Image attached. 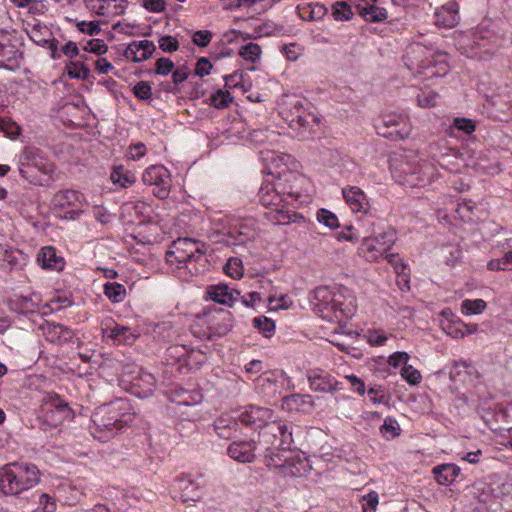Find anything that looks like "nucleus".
I'll use <instances>...</instances> for the list:
<instances>
[{"label":"nucleus","mask_w":512,"mask_h":512,"mask_svg":"<svg viewBox=\"0 0 512 512\" xmlns=\"http://www.w3.org/2000/svg\"><path fill=\"white\" fill-rule=\"evenodd\" d=\"M299 197L300 194L292 187L287 188L281 179L274 183H263L258 191L259 202L267 209L264 216L276 225H287L304 219L289 208Z\"/></svg>","instance_id":"f257e3e1"},{"label":"nucleus","mask_w":512,"mask_h":512,"mask_svg":"<svg viewBox=\"0 0 512 512\" xmlns=\"http://www.w3.org/2000/svg\"><path fill=\"white\" fill-rule=\"evenodd\" d=\"M134 416L129 400L118 398L96 408L91 420L97 431L115 435L128 426L134 420Z\"/></svg>","instance_id":"f03ea898"},{"label":"nucleus","mask_w":512,"mask_h":512,"mask_svg":"<svg viewBox=\"0 0 512 512\" xmlns=\"http://www.w3.org/2000/svg\"><path fill=\"white\" fill-rule=\"evenodd\" d=\"M447 59L446 53H434L419 44L411 46L404 55L408 70L425 78L445 76L449 71Z\"/></svg>","instance_id":"7ed1b4c3"},{"label":"nucleus","mask_w":512,"mask_h":512,"mask_svg":"<svg viewBox=\"0 0 512 512\" xmlns=\"http://www.w3.org/2000/svg\"><path fill=\"white\" fill-rule=\"evenodd\" d=\"M39 481L40 472L34 464L9 463L0 468V492L5 495H19Z\"/></svg>","instance_id":"20e7f679"},{"label":"nucleus","mask_w":512,"mask_h":512,"mask_svg":"<svg viewBox=\"0 0 512 512\" xmlns=\"http://www.w3.org/2000/svg\"><path fill=\"white\" fill-rule=\"evenodd\" d=\"M315 311L325 320L330 322H342L351 317L356 310L354 298L345 302L341 292L335 293L328 287H317L314 290Z\"/></svg>","instance_id":"39448f33"},{"label":"nucleus","mask_w":512,"mask_h":512,"mask_svg":"<svg viewBox=\"0 0 512 512\" xmlns=\"http://www.w3.org/2000/svg\"><path fill=\"white\" fill-rule=\"evenodd\" d=\"M205 251L200 248L199 243L190 238H179L174 241L170 250L166 253V262L169 265H177L178 268H194L193 265L203 259Z\"/></svg>","instance_id":"423d86ee"},{"label":"nucleus","mask_w":512,"mask_h":512,"mask_svg":"<svg viewBox=\"0 0 512 512\" xmlns=\"http://www.w3.org/2000/svg\"><path fill=\"white\" fill-rule=\"evenodd\" d=\"M265 463L283 476L299 477L306 469V461L290 449H266Z\"/></svg>","instance_id":"0eeeda50"},{"label":"nucleus","mask_w":512,"mask_h":512,"mask_svg":"<svg viewBox=\"0 0 512 512\" xmlns=\"http://www.w3.org/2000/svg\"><path fill=\"white\" fill-rule=\"evenodd\" d=\"M292 443V431L284 422L267 421L259 431V444L265 449H290Z\"/></svg>","instance_id":"6e6552de"},{"label":"nucleus","mask_w":512,"mask_h":512,"mask_svg":"<svg viewBox=\"0 0 512 512\" xmlns=\"http://www.w3.org/2000/svg\"><path fill=\"white\" fill-rule=\"evenodd\" d=\"M401 173L404 174L401 183L410 187H426L442 176L431 160H422L417 165L407 163L402 167Z\"/></svg>","instance_id":"1a4fd4ad"},{"label":"nucleus","mask_w":512,"mask_h":512,"mask_svg":"<svg viewBox=\"0 0 512 512\" xmlns=\"http://www.w3.org/2000/svg\"><path fill=\"white\" fill-rule=\"evenodd\" d=\"M396 241V232L388 227L374 237H364L360 250L369 261H375L388 252Z\"/></svg>","instance_id":"9d476101"},{"label":"nucleus","mask_w":512,"mask_h":512,"mask_svg":"<svg viewBox=\"0 0 512 512\" xmlns=\"http://www.w3.org/2000/svg\"><path fill=\"white\" fill-rule=\"evenodd\" d=\"M72 418V409L58 395L50 397L43 407V423L50 427H58Z\"/></svg>","instance_id":"9b49d317"},{"label":"nucleus","mask_w":512,"mask_h":512,"mask_svg":"<svg viewBox=\"0 0 512 512\" xmlns=\"http://www.w3.org/2000/svg\"><path fill=\"white\" fill-rule=\"evenodd\" d=\"M239 425L260 429L272 418V410L249 405L233 411Z\"/></svg>","instance_id":"f8f14e48"},{"label":"nucleus","mask_w":512,"mask_h":512,"mask_svg":"<svg viewBox=\"0 0 512 512\" xmlns=\"http://www.w3.org/2000/svg\"><path fill=\"white\" fill-rule=\"evenodd\" d=\"M142 180L145 184L155 186L153 194L159 199H165L169 195V173L162 165H152L148 167Z\"/></svg>","instance_id":"ddd939ff"},{"label":"nucleus","mask_w":512,"mask_h":512,"mask_svg":"<svg viewBox=\"0 0 512 512\" xmlns=\"http://www.w3.org/2000/svg\"><path fill=\"white\" fill-rule=\"evenodd\" d=\"M30 168H36L44 173L47 172L45 158L41 155L40 150L34 147H26L19 160V172L26 179L29 178Z\"/></svg>","instance_id":"4468645a"},{"label":"nucleus","mask_w":512,"mask_h":512,"mask_svg":"<svg viewBox=\"0 0 512 512\" xmlns=\"http://www.w3.org/2000/svg\"><path fill=\"white\" fill-rule=\"evenodd\" d=\"M310 388L316 392L334 393L338 388V381L328 372L314 369L307 372Z\"/></svg>","instance_id":"2eb2a0df"},{"label":"nucleus","mask_w":512,"mask_h":512,"mask_svg":"<svg viewBox=\"0 0 512 512\" xmlns=\"http://www.w3.org/2000/svg\"><path fill=\"white\" fill-rule=\"evenodd\" d=\"M209 328L218 336L226 335L234 324L230 311L220 308L207 313Z\"/></svg>","instance_id":"dca6fc26"},{"label":"nucleus","mask_w":512,"mask_h":512,"mask_svg":"<svg viewBox=\"0 0 512 512\" xmlns=\"http://www.w3.org/2000/svg\"><path fill=\"white\" fill-rule=\"evenodd\" d=\"M434 17L437 26L454 28L460 21L459 4L455 0L448 1L435 10Z\"/></svg>","instance_id":"f3484780"},{"label":"nucleus","mask_w":512,"mask_h":512,"mask_svg":"<svg viewBox=\"0 0 512 512\" xmlns=\"http://www.w3.org/2000/svg\"><path fill=\"white\" fill-rule=\"evenodd\" d=\"M383 124L387 128H392L390 132L383 134L385 137H391L393 139H405L410 134V126L407 122V118L403 115H385L383 118Z\"/></svg>","instance_id":"a211bd4d"},{"label":"nucleus","mask_w":512,"mask_h":512,"mask_svg":"<svg viewBox=\"0 0 512 512\" xmlns=\"http://www.w3.org/2000/svg\"><path fill=\"white\" fill-rule=\"evenodd\" d=\"M255 449L256 442L254 440L235 441L229 445L228 455L238 462L250 463L256 457Z\"/></svg>","instance_id":"6ab92c4d"},{"label":"nucleus","mask_w":512,"mask_h":512,"mask_svg":"<svg viewBox=\"0 0 512 512\" xmlns=\"http://www.w3.org/2000/svg\"><path fill=\"white\" fill-rule=\"evenodd\" d=\"M213 428L219 438L229 440L236 436L239 424L231 411L218 417L213 423Z\"/></svg>","instance_id":"aec40b11"},{"label":"nucleus","mask_w":512,"mask_h":512,"mask_svg":"<svg viewBox=\"0 0 512 512\" xmlns=\"http://www.w3.org/2000/svg\"><path fill=\"white\" fill-rule=\"evenodd\" d=\"M155 50L156 47L152 41H133L127 46L125 56L137 63L149 59Z\"/></svg>","instance_id":"412c9836"},{"label":"nucleus","mask_w":512,"mask_h":512,"mask_svg":"<svg viewBox=\"0 0 512 512\" xmlns=\"http://www.w3.org/2000/svg\"><path fill=\"white\" fill-rule=\"evenodd\" d=\"M343 197L353 212H367L369 203L365 193L356 186H348L342 190Z\"/></svg>","instance_id":"4be33fe9"},{"label":"nucleus","mask_w":512,"mask_h":512,"mask_svg":"<svg viewBox=\"0 0 512 512\" xmlns=\"http://www.w3.org/2000/svg\"><path fill=\"white\" fill-rule=\"evenodd\" d=\"M41 329L46 340L51 343L68 342L73 337L72 330L60 323L46 322Z\"/></svg>","instance_id":"5701e85b"},{"label":"nucleus","mask_w":512,"mask_h":512,"mask_svg":"<svg viewBox=\"0 0 512 512\" xmlns=\"http://www.w3.org/2000/svg\"><path fill=\"white\" fill-rule=\"evenodd\" d=\"M37 262L42 268L55 271H61L65 266L64 258L58 256L56 249L52 246H45L41 248L37 255Z\"/></svg>","instance_id":"b1692460"},{"label":"nucleus","mask_w":512,"mask_h":512,"mask_svg":"<svg viewBox=\"0 0 512 512\" xmlns=\"http://www.w3.org/2000/svg\"><path fill=\"white\" fill-rule=\"evenodd\" d=\"M105 327L102 328V333L109 339H112L117 344H132L135 340V335L131 329L126 326L114 324L110 327L104 323Z\"/></svg>","instance_id":"393cba45"},{"label":"nucleus","mask_w":512,"mask_h":512,"mask_svg":"<svg viewBox=\"0 0 512 512\" xmlns=\"http://www.w3.org/2000/svg\"><path fill=\"white\" fill-rule=\"evenodd\" d=\"M435 479L440 485H450L460 473V468L455 464H441L432 470Z\"/></svg>","instance_id":"a878e982"},{"label":"nucleus","mask_w":512,"mask_h":512,"mask_svg":"<svg viewBox=\"0 0 512 512\" xmlns=\"http://www.w3.org/2000/svg\"><path fill=\"white\" fill-rule=\"evenodd\" d=\"M210 298L220 304H230L237 301V297H233V291L225 284L211 286L208 289Z\"/></svg>","instance_id":"bb28decb"},{"label":"nucleus","mask_w":512,"mask_h":512,"mask_svg":"<svg viewBox=\"0 0 512 512\" xmlns=\"http://www.w3.org/2000/svg\"><path fill=\"white\" fill-rule=\"evenodd\" d=\"M110 179L114 184H118L122 188H126L135 183V175L124 169L123 166H117L113 169Z\"/></svg>","instance_id":"cd10ccee"},{"label":"nucleus","mask_w":512,"mask_h":512,"mask_svg":"<svg viewBox=\"0 0 512 512\" xmlns=\"http://www.w3.org/2000/svg\"><path fill=\"white\" fill-rule=\"evenodd\" d=\"M360 14L366 21L379 22L387 18V11L385 8L375 5L365 4L360 6Z\"/></svg>","instance_id":"c85d7f7f"},{"label":"nucleus","mask_w":512,"mask_h":512,"mask_svg":"<svg viewBox=\"0 0 512 512\" xmlns=\"http://www.w3.org/2000/svg\"><path fill=\"white\" fill-rule=\"evenodd\" d=\"M80 196L75 190L60 191L54 196V203L60 208L74 206L79 201Z\"/></svg>","instance_id":"c756f323"},{"label":"nucleus","mask_w":512,"mask_h":512,"mask_svg":"<svg viewBox=\"0 0 512 512\" xmlns=\"http://www.w3.org/2000/svg\"><path fill=\"white\" fill-rule=\"evenodd\" d=\"M104 294L114 303L122 302L126 295V289L122 284L107 282L104 285Z\"/></svg>","instance_id":"7c9ffc66"},{"label":"nucleus","mask_w":512,"mask_h":512,"mask_svg":"<svg viewBox=\"0 0 512 512\" xmlns=\"http://www.w3.org/2000/svg\"><path fill=\"white\" fill-rule=\"evenodd\" d=\"M66 70L72 79L86 80L90 75L89 67L82 61H71L66 65Z\"/></svg>","instance_id":"2f4dec72"},{"label":"nucleus","mask_w":512,"mask_h":512,"mask_svg":"<svg viewBox=\"0 0 512 512\" xmlns=\"http://www.w3.org/2000/svg\"><path fill=\"white\" fill-rule=\"evenodd\" d=\"M253 326L265 337H270L275 331V323L266 316H259L253 319Z\"/></svg>","instance_id":"473e14b6"},{"label":"nucleus","mask_w":512,"mask_h":512,"mask_svg":"<svg viewBox=\"0 0 512 512\" xmlns=\"http://www.w3.org/2000/svg\"><path fill=\"white\" fill-rule=\"evenodd\" d=\"M239 55L246 61L255 63L261 55V47L256 43H248L241 47Z\"/></svg>","instance_id":"72a5a7b5"},{"label":"nucleus","mask_w":512,"mask_h":512,"mask_svg":"<svg viewBox=\"0 0 512 512\" xmlns=\"http://www.w3.org/2000/svg\"><path fill=\"white\" fill-rule=\"evenodd\" d=\"M486 308V302L482 299H466L461 304L462 312L466 315L480 314Z\"/></svg>","instance_id":"f704fd0d"},{"label":"nucleus","mask_w":512,"mask_h":512,"mask_svg":"<svg viewBox=\"0 0 512 512\" xmlns=\"http://www.w3.org/2000/svg\"><path fill=\"white\" fill-rule=\"evenodd\" d=\"M224 271L233 279L242 277L243 265L241 259L237 257L230 258L224 266Z\"/></svg>","instance_id":"c9c22d12"},{"label":"nucleus","mask_w":512,"mask_h":512,"mask_svg":"<svg viewBox=\"0 0 512 512\" xmlns=\"http://www.w3.org/2000/svg\"><path fill=\"white\" fill-rule=\"evenodd\" d=\"M254 233L246 226H240L239 229H234L230 232V237L234 239L233 245H243L251 240Z\"/></svg>","instance_id":"e433bc0d"},{"label":"nucleus","mask_w":512,"mask_h":512,"mask_svg":"<svg viewBox=\"0 0 512 512\" xmlns=\"http://www.w3.org/2000/svg\"><path fill=\"white\" fill-rule=\"evenodd\" d=\"M178 400H175L179 405L192 406L202 402V395L199 392H189L182 390L178 393Z\"/></svg>","instance_id":"4c0bfd02"},{"label":"nucleus","mask_w":512,"mask_h":512,"mask_svg":"<svg viewBox=\"0 0 512 512\" xmlns=\"http://www.w3.org/2000/svg\"><path fill=\"white\" fill-rule=\"evenodd\" d=\"M400 427L397 421L393 418L387 417L383 425L380 427V432L386 438H395L399 435Z\"/></svg>","instance_id":"58836bf2"},{"label":"nucleus","mask_w":512,"mask_h":512,"mask_svg":"<svg viewBox=\"0 0 512 512\" xmlns=\"http://www.w3.org/2000/svg\"><path fill=\"white\" fill-rule=\"evenodd\" d=\"M333 15L336 20L346 21L351 18L353 13L350 6L346 2L339 1L333 5Z\"/></svg>","instance_id":"ea45409f"},{"label":"nucleus","mask_w":512,"mask_h":512,"mask_svg":"<svg viewBox=\"0 0 512 512\" xmlns=\"http://www.w3.org/2000/svg\"><path fill=\"white\" fill-rule=\"evenodd\" d=\"M317 220L330 229H334L339 226L337 216L327 209H320L317 212Z\"/></svg>","instance_id":"a19ab883"},{"label":"nucleus","mask_w":512,"mask_h":512,"mask_svg":"<svg viewBox=\"0 0 512 512\" xmlns=\"http://www.w3.org/2000/svg\"><path fill=\"white\" fill-rule=\"evenodd\" d=\"M87 6L100 16H111V5L108 0H89Z\"/></svg>","instance_id":"79ce46f5"},{"label":"nucleus","mask_w":512,"mask_h":512,"mask_svg":"<svg viewBox=\"0 0 512 512\" xmlns=\"http://www.w3.org/2000/svg\"><path fill=\"white\" fill-rule=\"evenodd\" d=\"M379 503L378 493L370 491L368 494L363 495L361 498V504L363 512H376V508Z\"/></svg>","instance_id":"37998d69"},{"label":"nucleus","mask_w":512,"mask_h":512,"mask_svg":"<svg viewBox=\"0 0 512 512\" xmlns=\"http://www.w3.org/2000/svg\"><path fill=\"white\" fill-rule=\"evenodd\" d=\"M214 107L218 109L226 108L232 102L233 98L228 91L218 90L211 97Z\"/></svg>","instance_id":"c03bdc74"},{"label":"nucleus","mask_w":512,"mask_h":512,"mask_svg":"<svg viewBox=\"0 0 512 512\" xmlns=\"http://www.w3.org/2000/svg\"><path fill=\"white\" fill-rule=\"evenodd\" d=\"M453 127H455L459 131L464 132L467 135H470L475 131L476 124L472 119L456 117L453 120Z\"/></svg>","instance_id":"a18cd8bd"},{"label":"nucleus","mask_w":512,"mask_h":512,"mask_svg":"<svg viewBox=\"0 0 512 512\" xmlns=\"http://www.w3.org/2000/svg\"><path fill=\"white\" fill-rule=\"evenodd\" d=\"M180 488L183 490L184 494L183 496L186 497L185 500H196L200 497V493L198 491V488L195 487L194 483L190 479H182L180 480Z\"/></svg>","instance_id":"49530a36"},{"label":"nucleus","mask_w":512,"mask_h":512,"mask_svg":"<svg viewBox=\"0 0 512 512\" xmlns=\"http://www.w3.org/2000/svg\"><path fill=\"white\" fill-rule=\"evenodd\" d=\"M401 376L412 385L420 383L422 376L421 373L413 368L411 365H404L401 369Z\"/></svg>","instance_id":"de8ad7c7"},{"label":"nucleus","mask_w":512,"mask_h":512,"mask_svg":"<svg viewBox=\"0 0 512 512\" xmlns=\"http://www.w3.org/2000/svg\"><path fill=\"white\" fill-rule=\"evenodd\" d=\"M158 44H159V48L162 51L168 52V53L177 51L179 48V43H178L177 39L170 35L162 36L159 39Z\"/></svg>","instance_id":"09e8293b"},{"label":"nucleus","mask_w":512,"mask_h":512,"mask_svg":"<svg viewBox=\"0 0 512 512\" xmlns=\"http://www.w3.org/2000/svg\"><path fill=\"white\" fill-rule=\"evenodd\" d=\"M84 50L96 55H102L107 52L108 46L101 39H92L86 43Z\"/></svg>","instance_id":"8fccbe9b"},{"label":"nucleus","mask_w":512,"mask_h":512,"mask_svg":"<svg viewBox=\"0 0 512 512\" xmlns=\"http://www.w3.org/2000/svg\"><path fill=\"white\" fill-rule=\"evenodd\" d=\"M133 92L135 96L140 100H148L152 96V88L150 84L146 81L138 82L134 88Z\"/></svg>","instance_id":"3c124183"},{"label":"nucleus","mask_w":512,"mask_h":512,"mask_svg":"<svg viewBox=\"0 0 512 512\" xmlns=\"http://www.w3.org/2000/svg\"><path fill=\"white\" fill-rule=\"evenodd\" d=\"M155 73L157 75L166 76L174 69V63L171 59L161 57L156 61Z\"/></svg>","instance_id":"603ef678"},{"label":"nucleus","mask_w":512,"mask_h":512,"mask_svg":"<svg viewBox=\"0 0 512 512\" xmlns=\"http://www.w3.org/2000/svg\"><path fill=\"white\" fill-rule=\"evenodd\" d=\"M437 95L432 91L421 92L417 95V103L420 107L430 108L436 105Z\"/></svg>","instance_id":"864d4df0"},{"label":"nucleus","mask_w":512,"mask_h":512,"mask_svg":"<svg viewBox=\"0 0 512 512\" xmlns=\"http://www.w3.org/2000/svg\"><path fill=\"white\" fill-rule=\"evenodd\" d=\"M78 30L82 33L88 34L90 36L98 35L101 31V28L98 23L94 21L85 22L80 21L77 22Z\"/></svg>","instance_id":"5fc2aeb1"},{"label":"nucleus","mask_w":512,"mask_h":512,"mask_svg":"<svg viewBox=\"0 0 512 512\" xmlns=\"http://www.w3.org/2000/svg\"><path fill=\"white\" fill-rule=\"evenodd\" d=\"M212 39V33L209 30L196 31L192 37V42L199 47H206Z\"/></svg>","instance_id":"6e6d98bb"},{"label":"nucleus","mask_w":512,"mask_h":512,"mask_svg":"<svg viewBox=\"0 0 512 512\" xmlns=\"http://www.w3.org/2000/svg\"><path fill=\"white\" fill-rule=\"evenodd\" d=\"M310 398L308 395L292 394L284 398V404L289 409H298L300 405L306 402V399Z\"/></svg>","instance_id":"4d7b16f0"},{"label":"nucleus","mask_w":512,"mask_h":512,"mask_svg":"<svg viewBox=\"0 0 512 512\" xmlns=\"http://www.w3.org/2000/svg\"><path fill=\"white\" fill-rule=\"evenodd\" d=\"M38 503L43 512H54L56 510V503L54 499L46 493L39 495Z\"/></svg>","instance_id":"13d9d810"},{"label":"nucleus","mask_w":512,"mask_h":512,"mask_svg":"<svg viewBox=\"0 0 512 512\" xmlns=\"http://www.w3.org/2000/svg\"><path fill=\"white\" fill-rule=\"evenodd\" d=\"M453 157L455 159H458L455 154H446L442 155L440 157V160L438 161V165L449 172H457L459 170V165L455 162H451L450 158Z\"/></svg>","instance_id":"bf43d9fd"},{"label":"nucleus","mask_w":512,"mask_h":512,"mask_svg":"<svg viewBox=\"0 0 512 512\" xmlns=\"http://www.w3.org/2000/svg\"><path fill=\"white\" fill-rule=\"evenodd\" d=\"M142 6L153 13H161L166 9L165 0H143Z\"/></svg>","instance_id":"052dcab7"},{"label":"nucleus","mask_w":512,"mask_h":512,"mask_svg":"<svg viewBox=\"0 0 512 512\" xmlns=\"http://www.w3.org/2000/svg\"><path fill=\"white\" fill-rule=\"evenodd\" d=\"M211 69L212 64L210 63V61L205 57H201L197 61L195 74L199 77H204L210 73Z\"/></svg>","instance_id":"680f3d73"},{"label":"nucleus","mask_w":512,"mask_h":512,"mask_svg":"<svg viewBox=\"0 0 512 512\" xmlns=\"http://www.w3.org/2000/svg\"><path fill=\"white\" fill-rule=\"evenodd\" d=\"M409 358L410 357H409L408 353H406L404 351H398L389 357L388 363L390 366H393V367H398L402 363L404 365H407Z\"/></svg>","instance_id":"e2e57ef3"},{"label":"nucleus","mask_w":512,"mask_h":512,"mask_svg":"<svg viewBox=\"0 0 512 512\" xmlns=\"http://www.w3.org/2000/svg\"><path fill=\"white\" fill-rule=\"evenodd\" d=\"M146 154V146L144 143H137L129 147L128 157L132 160H139Z\"/></svg>","instance_id":"0e129e2a"},{"label":"nucleus","mask_w":512,"mask_h":512,"mask_svg":"<svg viewBox=\"0 0 512 512\" xmlns=\"http://www.w3.org/2000/svg\"><path fill=\"white\" fill-rule=\"evenodd\" d=\"M382 257H384L389 263H391L394 266V269L396 270L397 273L404 271L406 265L403 263H400L401 261L399 259L398 254L389 253V251H388V252L384 253V255Z\"/></svg>","instance_id":"69168bd1"},{"label":"nucleus","mask_w":512,"mask_h":512,"mask_svg":"<svg viewBox=\"0 0 512 512\" xmlns=\"http://www.w3.org/2000/svg\"><path fill=\"white\" fill-rule=\"evenodd\" d=\"M30 39L41 46H45L48 43V40L43 37L41 28L39 26H33L29 32Z\"/></svg>","instance_id":"338daca9"},{"label":"nucleus","mask_w":512,"mask_h":512,"mask_svg":"<svg viewBox=\"0 0 512 512\" xmlns=\"http://www.w3.org/2000/svg\"><path fill=\"white\" fill-rule=\"evenodd\" d=\"M368 395L370 397V400L374 403V404H379V403H382L383 402V399L385 397L384 395V391L382 390V388L380 386H374V387H371L369 390H368Z\"/></svg>","instance_id":"774afa93"}]
</instances>
